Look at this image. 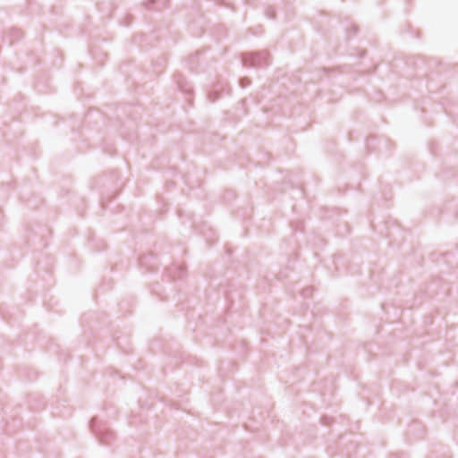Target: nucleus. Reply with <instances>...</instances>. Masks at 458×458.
I'll return each mask as SVG.
<instances>
[{"instance_id": "423d86ee", "label": "nucleus", "mask_w": 458, "mask_h": 458, "mask_svg": "<svg viewBox=\"0 0 458 458\" xmlns=\"http://www.w3.org/2000/svg\"><path fill=\"white\" fill-rule=\"evenodd\" d=\"M167 0H162V4L165 5Z\"/></svg>"}, {"instance_id": "f257e3e1", "label": "nucleus", "mask_w": 458, "mask_h": 458, "mask_svg": "<svg viewBox=\"0 0 458 458\" xmlns=\"http://www.w3.org/2000/svg\"><path fill=\"white\" fill-rule=\"evenodd\" d=\"M243 65L250 68H260L269 65L270 56L267 51L246 53L242 55Z\"/></svg>"}, {"instance_id": "39448f33", "label": "nucleus", "mask_w": 458, "mask_h": 458, "mask_svg": "<svg viewBox=\"0 0 458 458\" xmlns=\"http://www.w3.org/2000/svg\"><path fill=\"white\" fill-rule=\"evenodd\" d=\"M306 293H310V290H309V289H306V290H305V292L303 293V294H305V295H306Z\"/></svg>"}, {"instance_id": "20e7f679", "label": "nucleus", "mask_w": 458, "mask_h": 458, "mask_svg": "<svg viewBox=\"0 0 458 458\" xmlns=\"http://www.w3.org/2000/svg\"><path fill=\"white\" fill-rule=\"evenodd\" d=\"M156 3H157V0H148V2H147V4H147V7H148V8H150V6H151L152 4H155Z\"/></svg>"}, {"instance_id": "7ed1b4c3", "label": "nucleus", "mask_w": 458, "mask_h": 458, "mask_svg": "<svg viewBox=\"0 0 458 458\" xmlns=\"http://www.w3.org/2000/svg\"><path fill=\"white\" fill-rule=\"evenodd\" d=\"M250 81L248 78H242L240 81V84L242 88L247 87L248 85H250Z\"/></svg>"}, {"instance_id": "f03ea898", "label": "nucleus", "mask_w": 458, "mask_h": 458, "mask_svg": "<svg viewBox=\"0 0 458 458\" xmlns=\"http://www.w3.org/2000/svg\"><path fill=\"white\" fill-rule=\"evenodd\" d=\"M90 428L94 434L103 442L107 444L112 437L113 433L106 428L105 424L99 423L98 419L94 418L90 421Z\"/></svg>"}]
</instances>
